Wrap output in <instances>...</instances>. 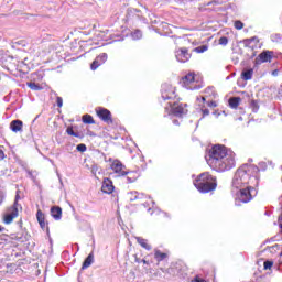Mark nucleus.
Here are the masks:
<instances>
[{
  "instance_id": "f257e3e1",
  "label": "nucleus",
  "mask_w": 282,
  "mask_h": 282,
  "mask_svg": "<svg viewBox=\"0 0 282 282\" xmlns=\"http://www.w3.org/2000/svg\"><path fill=\"white\" fill-rule=\"evenodd\" d=\"M235 156L236 154L234 151L226 148V145L216 144L209 150L206 160L210 169L217 171L218 173H224L235 169Z\"/></svg>"
},
{
  "instance_id": "f03ea898",
  "label": "nucleus",
  "mask_w": 282,
  "mask_h": 282,
  "mask_svg": "<svg viewBox=\"0 0 282 282\" xmlns=\"http://www.w3.org/2000/svg\"><path fill=\"white\" fill-rule=\"evenodd\" d=\"M253 173H259V167L248 164L240 166L232 177L231 191H239V188H246L248 186H257L259 184V178L252 175Z\"/></svg>"
},
{
  "instance_id": "7ed1b4c3",
  "label": "nucleus",
  "mask_w": 282,
  "mask_h": 282,
  "mask_svg": "<svg viewBox=\"0 0 282 282\" xmlns=\"http://www.w3.org/2000/svg\"><path fill=\"white\" fill-rule=\"evenodd\" d=\"M161 96L163 100H171L169 102V107H165V111H167L169 116H176V118H182V116L188 112L186 109V104H182L175 100L177 98V94H175V87H173V85H162Z\"/></svg>"
},
{
  "instance_id": "20e7f679",
  "label": "nucleus",
  "mask_w": 282,
  "mask_h": 282,
  "mask_svg": "<svg viewBox=\"0 0 282 282\" xmlns=\"http://www.w3.org/2000/svg\"><path fill=\"white\" fill-rule=\"evenodd\" d=\"M194 186L199 193H210L217 188V178L210 173L204 172L194 181Z\"/></svg>"
},
{
  "instance_id": "39448f33",
  "label": "nucleus",
  "mask_w": 282,
  "mask_h": 282,
  "mask_svg": "<svg viewBox=\"0 0 282 282\" xmlns=\"http://www.w3.org/2000/svg\"><path fill=\"white\" fill-rule=\"evenodd\" d=\"M253 186L254 185H249L247 187L231 189L236 202H241L242 204H248V202H252V197L257 195V189H254Z\"/></svg>"
},
{
  "instance_id": "423d86ee",
  "label": "nucleus",
  "mask_w": 282,
  "mask_h": 282,
  "mask_svg": "<svg viewBox=\"0 0 282 282\" xmlns=\"http://www.w3.org/2000/svg\"><path fill=\"white\" fill-rule=\"evenodd\" d=\"M182 87L185 89H189L191 91H195V89H202V76L195 73H188L181 80Z\"/></svg>"
},
{
  "instance_id": "0eeeda50",
  "label": "nucleus",
  "mask_w": 282,
  "mask_h": 282,
  "mask_svg": "<svg viewBox=\"0 0 282 282\" xmlns=\"http://www.w3.org/2000/svg\"><path fill=\"white\" fill-rule=\"evenodd\" d=\"M19 194L15 196L14 204L7 209L3 215V224L10 225L19 217Z\"/></svg>"
},
{
  "instance_id": "6e6552de",
  "label": "nucleus",
  "mask_w": 282,
  "mask_h": 282,
  "mask_svg": "<svg viewBox=\"0 0 282 282\" xmlns=\"http://www.w3.org/2000/svg\"><path fill=\"white\" fill-rule=\"evenodd\" d=\"M205 96H202V97H197V102L198 105H206L207 107H210V108H215L217 107V102L213 101V98H215L217 96V94L215 93V87H208L206 90H205Z\"/></svg>"
},
{
  "instance_id": "1a4fd4ad",
  "label": "nucleus",
  "mask_w": 282,
  "mask_h": 282,
  "mask_svg": "<svg viewBox=\"0 0 282 282\" xmlns=\"http://www.w3.org/2000/svg\"><path fill=\"white\" fill-rule=\"evenodd\" d=\"M110 162V169L116 173L119 177H126V175L129 173L127 171V166L122 164V162L118 159H109Z\"/></svg>"
},
{
  "instance_id": "9d476101",
  "label": "nucleus",
  "mask_w": 282,
  "mask_h": 282,
  "mask_svg": "<svg viewBox=\"0 0 282 282\" xmlns=\"http://www.w3.org/2000/svg\"><path fill=\"white\" fill-rule=\"evenodd\" d=\"M96 113H97L98 118H100V120L106 122V124L113 123V119H111V111H109L108 109L97 108Z\"/></svg>"
},
{
  "instance_id": "9b49d317",
  "label": "nucleus",
  "mask_w": 282,
  "mask_h": 282,
  "mask_svg": "<svg viewBox=\"0 0 282 282\" xmlns=\"http://www.w3.org/2000/svg\"><path fill=\"white\" fill-rule=\"evenodd\" d=\"M274 53L272 51H264L259 54L256 58V65H261L263 63H272V56Z\"/></svg>"
},
{
  "instance_id": "f8f14e48",
  "label": "nucleus",
  "mask_w": 282,
  "mask_h": 282,
  "mask_svg": "<svg viewBox=\"0 0 282 282\" xmlns=\"http://www.w3.org/2000/svg\"><path fill=\"white\" fill-rule=\"evenodd\" d=\"M107 58H108V55L107 53H101L99 54L95 61L91 63L90 65V69L93 72H96V69H98L100 67V65H105V63H107Z\"/></svg>"
},
{
  "instance_id": "ddd939ff",
  "label": "nucleus",
  "mask_w": 282,
  "mask_h": 282,
  "mask_svg": "<svg viewBox=\"0 0 282 282\" xmlns=\"http://www.w3.org/2000/svg\"><path fill=\"white\" fill-rule=\"evenodd\" d=\"M175 56L178 63H188V59L191 58V54H188V50L186 48L177 50Z\"/></svg>"
},
{
  "instance_id": "4468645a",
  "label": "nucleus",
  "mask_w": 282,
  "mask_h": 282,
  "mask_svg": "<svg viewBox=\"0 0 282 282\" xmlns=\"http://www.w3.org/2000/svg\"><path fill=\"white\" fill-rule=\"evenodd\" d=\"M101 191L107 195H111V193H113V182H111L109 178H105L102 182Z\"/></svg>"
},
{
  "instance_id": "2eb2a0df",
  "label": "nucleus",
  "mask_w": 282,
  "mask_h": 282,
  "mask_svg": "<svg viewBox=\"0 0 282 282\" xmlns=\"http://www.w3.org/2000/svg\"><path fill=\"white\" fill-rule=\"evenodd\" d=\"M51 217L55 219V221H61L63 217V209L58 206H54L51 208Z\"/></svg>"
},
{
  "instance_id": "dca6fc26",
  "label": "nucleus",
  "mask_w": 282,
  "mask_h": 282,
  "mask_svg": "<svg viewBox=\"0 0 282 282\" xmlns=\"http://www.w3.org/2000/svg\"><path fill=\"white\" fill-rule=\"evenodd\" d=\"M10 129H11V131H13V133H19L20 131H23V121L13 120L10 123Z\"/></svg>"
},
{
  "instance_id": "f3484780",
  "label": "nucleus",
  "mask_w": 282,
  "mask_h": 282,
  "mask_svg": "<svg viewBox=\"0 0 282 282\" xmlns=\"http://www.w3.org/2000/svg\"><path fill=\"white\" fill-rule=\"evenodd\" d=\"M127 183L128 184H133V182H135L138 180V177H140V173H138L137 171H131L127 173Z\"/></svg>"
},
{
  "instance_id": "a211bd4d",
  "label": "nucleus",
  "mask_w": 282,
  "mask_h": 282,
  "mask_svg": "<svg viewBox=\"0 0 282 282\" xmlns=\"http://www.w3.org/2000/svg\"><path fill=\"white\" fill-rule=\"evenodd\" d=\"M169 257V254L160 251L159 249H154V259L155 261H158V263L164 261V259H166Z\"/></svg>"
},
{
  "instance_id": "6ab92c4d",
  "label": "nucleus",
  "mask_w": 282,
  "mask_h": 282,
  "mask_svg": "<svg viewBox=\"0 0 282 282\" xmlns=\"http://www.w3.org/2000/svg\"><path fill=\"white\" fill-rule=\"evenodd\" d=\"M94 263V252H90L88 257L85 259L82 270H87Z\"/></svg>"
},
{
  "instance_id": "aec40b11",
  "label": "nucleus",
  "mask_w": 282,
  "mask_h": 282,
  "mask_svg": "<svg viewBox=\"0 0 282 282\" xmlns=\"http://www.w3.org/2000/svg\"><path fill=\"white\" fill-rule=\"evenodd\" d=\"M36 219H37L41 228H45V226H46V224H45V214H43V212L37 210Z\"/></svg>"
},
{
  "instance_id": "412c9836",
  "label": "nucleus",
  "mask_w": 282,
  "mask_h": 282,
  "mask_svg": "<svg viewBox=\"0 0 282 282\" xmlns=\"http://www.w3.org/2000/svg\"><path fill=\"white\" fill-rule=\"evenodd\" d=\"M137 241L141 246V248H144V250H151V245H149V240L137 237Z\"/></svg>"
},
{
  "instance_id": "4be33fe9",
  "label": "nucleus",
  "mask_w": 282,
  "mask_h": 282,
  "mask_svg": "<svg viewBox=\"0 0 282 282\" xmlns=\"http://www.w3.org/2000/svg\"><path fill=\"white\" fill-rule=\"evenodd\" d=\"M241 102V98L240 97H234L229 99V107H231V109H237L239 107Z\"/></svg>"
},
{
  "instance_id": "5701e85b",
  "label": "nucleus",
  "mask_w": 282,
  "mask_h": 282,
  "mask_svg": "<svg viewBox=\"0 0 282 282\" xmlns=\"http://www.w3.org/2000/svg\"><path fill=\"white\" fill-rule=\"evenodd\" d=\"M253 74H254V70L252 68L247 69V70L242 72L241 78L243 80H252V75Z\"/></svg>"
},
{
  "instance_id": "b1692460",
  "label": "nucleus",
  "mask_w": 282,
  "mask_h": 282,
  "mask_svg": "<svg viewBox=\"0 0 282 282\" xmlns=\"http://www.w3.org/2000/svg\"><path fill=\"white\" fill-rule=\"evenodd\" d=\"M142 197H144L143 194H138V192H130L128 193V199L130 202H135V199H142Z\"/></svg>"
},
{
  "instance_id": "393cba45",
  "label": "nucleus",
  "mask_w": 282,
  "mask_h": 282,
  "mask_svg": "<svg viewBox=\"0 0 282 282\" xmlns=\"http://www.w3.org/2000/svg\"><path fill=\"white\" fill-rule=\"evenodd\" d=\"M84 124H94V117H91V115H84L82 118Z\"/></svg>"
},
{
  "instance_id": "a878e982",
  "label": "nucleus",
  "mask_w": 282,
  "mask_h": 282,
  "mask_svg": "<svg viewBox=\"0 0 282 282\" xmlns=\"http://www.w3.org/2000/svg\"><path fill=\"white\" fill-rule=\"evenodd\" d=\"M143 206L147 208L148 206H151L148 208V213H151L155 208V202L149 197V200H147Z\"/></svg>"
},
{
  "instance_id": "bb28decb",
  "label": "nucleus",
  "mask_w": 282,
  "mask_h": 282,
  "mask_svg": "<svg viewBox=\"0 0 282 282\" xmlns=\"http://www.w3.org/2000/svg\"><path fill=\"white\" fill-rule=\"evenodd\" d=\"M131 39L133 41H140L142 39V31L135 30L134 32L131 33Z\"/></svg>"
},
{
  "instance_id": "cd10ccee",
  "label": "nucleus",
  "mask_w": 282,
  "mask_h": 282,
  "mask_svg": "<svg viewBox=\"0 0 282 282\" xmlns=\"http://www.w3.org/2000/svg\"><path fill=\"white\" fill-rule=\"evenodd\" d=\"M199 107L203 113V118H206V116L210 115V111L206 108L207 106L205 104L200 102Z\"/></svg>"
},
{
  "instance_id": "c85d7f7f",
  "label": "nucleus",
  "mask_w": 282,
  "mask_h": 282,
  "mask_svg": "<svg viewBox=\"0 0 282 282\" xmlns=\"http://www.w3.org/2000/svg\"><path fill=\"white\" fill-rule=\"evenodd\" d=\"M26 85L33 91H40V89H41V86H39V84H36V83H28Z\"/></svg>"
},
{
  "instance_id": "c756f323",
  "label": "nucleus",
  "mask_w": 282,
  "mask_h": 282,
  "mask_svg": "<svg viewBox=\"0 0 282 282\" xmlns=\"http://www.w3.org/2000/svg\"><path fill=\"white\" fill-rule=\"evenodd\" d=\"M6 199V189H3V187L0 186V206L3 204Z\"/></svg>"
},
{
  "instance_id": "7c9ffc66",
  "label": "nucleus",
  "mask_w": 282,
  "mask_h": 282,
  "mask_svg": "<svg viewBox=\"0 0 282 282\" xmlns=\"http://www.w3.org/2000/svg\"><path fill=\"white\" fill-rule=\"evenodd\" d=\"M196 52L198 54H204V52H208V46H206V45L198 46V47H196Z\"/></svg>"
},
{
  "instance_id": "2f4dec72",
  "label": "nucleus",
  "mask_w": 282,
  "mask_h": 282,
  "mask_svg": "<svg viewBox=\"0 0 282 282\" xmlns=\"http://www.w3.org/2000/svg\"><path fill=\"white\" fill-rule=\"evenodd\" d=\"M77 151H79V153H85V151H87V145L80 143L77 145Z\"/></svg>"
},
{
  "instance_id": "473e14b6",
  "label": "nucleus",
  "mask_w": 282,
  "mask_h": 282,
  "mask_svg": "<svg viewBox=\"0 0 282 282\" xmlns=\"http://www.w3.org/2000/svg\"><path fill=\"white\" fill-rule=\"evenodd\" d=\"M90 171H91L93 175H95V177H96V175H98V171H99L98 165L97 164L91 165Z\"/></svg>"
},
{
  "instance_id": "72a5a7b5",
  "label": "nucleus",
  "mask_w": 282,
  "mask_h": 282,
  "mask_svg": "<svg viewBox=\"0 0 282 282\" xmlns=\"http://www.w3.org/2000/svg\"><path fill=\"white\" fill-rule=\"evenodd\" d=\"M66 132L68 135H73V138H78V133L74 132L73 128H67Z\"/></svg>"
},
{
  "instance_id": "f704fd0d",
  "label": "nucleus",
  "mask_w": 282,
  "mask_h": 282,
  "mask_svg": "<svg viewBox=\"0 0 282 282\" xmlns=\"http://www.w3.org/2000/svg\"><path fill=\"white\" fill-rule=\"evenodd\" d=\"M273 265H274V262L264 261V270H271Z\"/></svg>"
},
{
  "instance_id": "c9c22d12",
  "label": "nucleus",
  "mask_w": 282,
  "mask_h": 282,
  "mask_svg": "<svg viewBox=\"0 0 282 282\" xmlns=\"http://www.w3.org/2000/svg\"><path fill=\"white\" fill-rule=\"evenodd\" d=\"M234 25L236 30H243V22L241 21H236Z\"/></svg>"
},
{
  "instance_id": "e433bc0d",
  "label": "nucleus",
  "mask_w": 282,
  "mask_h": 282,
  "mask_svg": "<svg viewBox=\"0 0 282 282\" xmlns=\"http://www.w3.org/2000/svg\"><path fill=\"white\" fill-rule=\"evenodd\" d=\"M219 45H228V37H226V36H223V37H220L219 39Z\"/></svg>"
},
{
  "instance_id": "4c0bfd02",
  "label": "nucleus",
  "mask_w": 282,
  "mask_h": 282,
  "mask_svg": "<svg viewBox=\"0 0 282 282\" xmlns=\"http://www.w3.org/2000/svg\"><path fill=\"white\" fill-rule=\"evenodd\" d=\"M192 282H206V280H204L203 278H200L199 275H196Z\"/></svg>"
},
{
  "instance_id": "58836bf2",
  "label": "nucleus",
  "mask_w": 282,
  "mask_h": 282,
  "mask_svg": "<svg viewBox=\"0 0 282 282\" xmlns=\"http://www.w3.org/2000/svg\"><path fill=\"white\" fill-rule=\"evenodd\" d=\"M278 249H279V245H274L272 247H269L270 252H272V250H274V252H276Z\"/></svg>"
},
{
  "instance_id": "ea45409f",
  "label": "nucleus",
  "mask_w": 282,
  "mask_h": 282,
  "mask_svg": "<svg viewBox=\"0 0 282 282\" xmlns=\"http://www.w3.org/2000/svg\"><path fill=\"white\" fill-rule=\"evenodd\" d=\"M57 107H63V98L57 97Z\"/></svg>"
},
{
  "instance_id": "a19ab883",
  "label": "nucleus",
  "mask_w": 282,
  "mask_h": 282,
  "mask_svg": "<svg viewBox=\"0 0 282 282\" xmlns=\"http://www.w3.org/2000/svg\"><path fill=\"white\" fill-rule=\"evenodd\" d=\"M3 158H6V153L0 149V160H3Z\"/></svg>"
},
{
  "instance_id": "79ce46f5",
  "label": "nucleus",
  "mask_w": 282,
  "mask_h": 282,
  "mask_svg": "<svg viewBox=\"0 0 282 282\" xmlns=\"http://www.w3.org/2000/svg\"><path fill=\"white\" fill-rule=\"evenodd\" d=\"M271 74L272 76H279V69H274Z\"/></svg>"
},
{
  "instance_id": "37998d69",
  "label": "nucleus",
  "mask_w": 282,
  "mask_h": 282,
  "mask_svg": "<svg viewBox=\"0 0 282 282\" xmlns=\"http://www.w3.org/2000/svg\"><path fill=\"white\" fill-rule=\"evenodd\" d=\"M213 115H214L216 118H219V116H221V112L215 111V112H213Z\"/></svg>"
},
{
  "instance_id": "c03bdc74",
  "label": "nucleus",
  "mask_w": 282,
  "mask_h": 282,
  "mask_svg": "<svg viewBox=\"0 0 282 282\" xmlns=\"http://www.w3.org/2000/svg\"><path fill=\"white\" fill-rule=\"evenodd\" d=\"M141 263H144V265H149V261H147V259H142Z\"/></svg>"
},
{
  "instance_id": "a18cd8bd",
  "label": "nucleus",
  "mask_w": 282,
  "mask_h": 282,
  "mask_svg": "<svg viewBox=\"0 0 282 282\" xmlns=\"http://www.w3.org/2000/svg\"><path fill=\"white\" fill-rule=\"evenodd\" d=\"M3 230H6V228H3V226H0V232H3Z\"/></svg>"
},
{
  "instance_id": "49530a36",
  "label": "nucleus",
  "mask_w": 282,
  "mask_h": 282,
  "mask_svg": "<svg viewBox=\"0 0 282 282\" xmlns=\"http://www.w3.org/2000/svg\"><path fill=\"white\" fill-rule=\"evenodd\" d=\"M174 124H180V123H177V121H174Z\"/></svg>"
}]
</instances>
